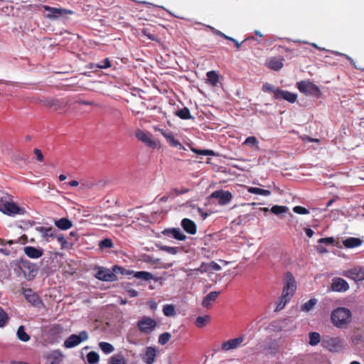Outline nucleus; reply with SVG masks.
I'll return each instance as SVG.
<instances>
[{"mask_svg": "<svg viewBox=\"0 0 364 364\" xmlns=\"http://www.w3.org/2000/svg\"><path fill=\"white\" fill-rule=\"evenodd\" d=\"M54 224L59 229L63 230H68L73 227V223L66 218H62L58 220H55Z\"/></svg>", "mask_w": 364, "mask_h": 364, "instance_id": "28", "label": "nucleus"}, {"mask_svg": "<svg viewBox=\"0 0 364 364\" xmlns=\"http://www.w3.org/2000/svg\"><path fill=\"white\" fill-rule=\"evenodd\" d=\"M175 114L182 119H188L191 118L190 110L187 107H183L175 112Z\"/></svg>", "mask_w": 364, "mask_h": 364, "instance_id": "30", "label": "nucleus"}, {"mask_svg": "<svg viewBox=\"0 0 364 364\" xmlns=\"http://www.w3.org/2000/svg\"><path fill=\"white\" fill-rule=\"evenodd\" d=\"M141 33L143 36L147 37L149 39L154 41H159L158 36L155 35L153 32L151 31L149 28H145L141 30Z\"/></svg>", "mask_w": 364, "mask_h": 364, "instance_id": "42", "label": "nucleus"}, {"mask_svg": "<svg viewBox=\"0 0 364 364\" xmlns=\"http://www.w3.org/2000/svg\"><path fill=\"white\" fill-rule=\"evenodd\" d=\"M298 90L306 95L318 97L321 95L319 87L310 81L302 80L297 83Z\"/></svg>", "mask_w": 364, "mask_h": 364, "instance_id": "7", "label": "nucleus"}, {"mask_svg": "<svg viewBox=\"0 0 364 364\" xmlns=\"http://www.w3.org/2000/svg\"><path fill=\"white\" fill-rule=\"evenodd\" d=\"M325 346L331 351L336 352L340 350L343 346L342 342L338 337L330 338L324 341Z\"/></svg>", "mask_w": 364, "mask_h": 364, "instance_id": "22", "label": "nucleus"}, {"mask_svg": "<svg viewBox=\"0 0 364 364\" xmlns=\"http://www.w3.org/2000/svg\"><path fill=\"white\" fill-rule=\"evenodd\" d=\"M171 335L168 332L161 333L159 337V343L161 345L166 344L171 339Z\"/></svg>", "mask_w": 364, "mask_h": 364, "instance_id": "46", "label": "nucleus"}, {"mask_svg": "<svg viewBox=\"0 0 364 364\" xmlns=\"http://www.w3.org/2000/svg\"><path fill=\"white\" fill-rule=\"evenodd\" d=\"M335 242V240L332 237H323L318 240V242L320 244H327V245H333Z\"/></svg>", "mask_w": 364, "mask_h": 364, "instance_id": "51", "label": "nucleus"}, {"mask_svg": "<svg viewBox=\"0 0 364 364\" xmlns=\"http://www.w3.org/2000/svg\"><path fill=\"white\" fill-rule=\"evenodd\" d=\"M157 322L156 320L148 316L141 317L136 323L138 329L145 334L151 333L155 330Z\"/></svg>", "mask_w": 364, "mask_h": 364, "instance_id": "9", "label": "nucleus"}, {"mask_svg": "<svg viewBox=\"0 0 364 364\" xmlns=\"http://www.w3.org/2000/svg\"><path fill=\"white\" fill-rule=\"evenodd\" d=\"M162 250H165L166 252H167L171 255H175L178 252V247H175L164 246L162 247Z\"/></svg>", "mask_w": 364, "mask_h": 364, "instance_id": "52", "label": "nucleus"}, {"mask_svg": "<svg viewBox=\"0 0 364 364\" xmlns=\"http://www.w3.org/2000/svg\"><path fill=\"white\" fill-rule=\"evenodd\" d=\"M363 240L358 237H350L343 241V245L346 248H355L360 246Z\"/></svg>", "mask_w": 364, "mask_h": 364, "instance_id": "27", "label": "nucleus"}, {"mask_svg": "<svg viewBox=\"0 0 364 364\" xmlns=\"http://www.w3.org/2000/svg\"><path fill=\"white\" fill-rule=\"evenodd\" d=\"M216 33H217L218 36H220L223 37V38H225V39H226V40H228V41H234V38H233L230 37V36H228L227 35H225V33H222L221 31H218L216 32Z\"/></svg>", "mask_w": 364, "mask_h": 364, "instance_id": "56", "label": "nucleus"}, {"mask_svg": "<svg viewBox=\"0 0 364 364\" xmlns=\"http://www.w3.org/2000/svg\"><path fill=\"white\" fill-rule=\"evenodd\" d=\"M22 294L32 306L39 307L43 304L41 297L31 289H22Z\"/></svg>", "mask_w": 364, "mask_h": 364, "instance_id": "14", "label": "nucleus"}, {"mask_svg": "<svg viewBox=\"0 0 364 364\" xmlns=\"http://www.w3.org/2000/svg\"><path fill=\"white\" fill-rule=\"evenodd\" d=\"M196 325L198 327H203V326H205V317L198 316L196 321Z\"/></svg>", "mask_w": 364, "mask_h": 364, "instance_id": "53", "label": "nucleus"}, {"mask_svg": "<svg viewBox=\"0 0 364 364\" xmlns=\"http://www.w3.org/2000/svg\"><path fill=\"white\" fill-rule=\"evenodd\" d=\"M351 318V311L345 307H338L331 314L332 323L338 328L346 327L350 323Z\"/></svg>", "mask_w": 364, "mask_h": 364, "instance_id": "2", "label": "nucleus"}, {"mask_svg": "<svg viewBox=\"0 0 364 364\" xmlns=\"http://www.w3.org/2000/svg\"><path fill=\"white\" fill-rule=\"evenodd\" d=\"M99 247L101 250L112 248L113 247L112 240L109 238H105L100 242Z\"/></svg>", "mask_w": 364, "mask_h": 364, "instance_id": "45", "label": "nucleus"}, {"mask_svg": "<svg viewBox=\"0 0 364 364\" xmlns=\"http://www.w3.org/2000/svg\"><path fill=\"white\" fill-rule=\"evenodd\" d=\"M0 252L4 255H9L11 253L10 250L6 248H1Z\"/></svg>", "mask_w": 364, "mask_h": 364, "instance_id": "61", "label": "nucleus"}, {"mask_svg": "<svg viewBox=\"0 0 364 364\" xmlns=\"http://www.w3.org/2000/svg\"><path fill=\"white\" fill-rule=\"evenodd\" d=\"M342 274L354 281H361L364 279V267H354L344 271Z\"/></svg>", "mask_w": 364, "mask_h": 364, "instance_id": "15", "label": "nucleus"}, {"mask_svg": "<svg viewBox=\"0 0 364 364\" xmlns=\"http://www.w3.org/2000/svg\"><path fill=\"white\" fill-rule=\"evenodd\" d=\"M68 184L70 186H73V187H75V186H77L79 185V182L77 181H75V180H73V181H70Z\"/></svg>", "mask_w": 364, "mask_h": 364, "instance_id": "62", "label": "nucleus"}, {"mask_svg": "<svg viewBox=\"0 0 364 364\" xmlns=\"http://www.w3.org/2000/svg\"><path fill=\"white\" fill-rule=\"evenodd\" d=\"M288 210H289V208L287 206L277 205H273L270 209L271 212L273 214L277 215L282 214V213H285L288 211Z\"/></svg>", "mask_w": 364, "mask_h": 364, "instance_id": "36", "label": "nucleus"}, {"mask_svg": "<svg viewBox=\"0 0 364 364\" xmlns=\"http://www.w3.org/2000/svg\"><path fill=\"white\" fill-rule=\"evenodd\" d=\"M163 313L166 316H173L176 314L175 306L173 304H166L163 307Z\"/></svg>", "mask_w": 364, "mask_h": 364, "instance_id": "37", "label": "nucleus"}, {"mask_svg": "<svg viewBox=\"0 0 364 364\" xmlns=\"http://www.w3.org/2000/svg\"><path fill=\"white\" fill-rule=\"evenodd\" d=\"M215 154L212 151L209 149H206V156H215Z\"/></svg>", "mask_w": 364, "mask_h": 364, "instance_id": "63", "label": "nucleus"}, {"mask_svg": "<svg viewBox=\"0 0 364 364\" xmlns=\"http://www.w3.org/2000/svg\"><path fill=\"white\" fill-rule=\"evenodd\" d=\"M190 148H191V150L196 154H200V155H205V149H196L192 146H191Z\"/></svg>", "mask_w": 364, "mask_h": 364, "instance_id": "55", "label": "nucleus"}, {"mask_svg": "<svg viewBox=\"0 0 364 364\" xmlns=\"http://www.w3.org/2000/svg\"><path fill=\"white\" fill-rule=\"evenodd\" d=\"M109 363L110 364H127V362L122 355L116 354L110 358Z\"/></svg>", "mask_w": 364, "mask_h": 364, "instance_id": "35", "label": "nucleus"}, {"mask_svg": "<svg viewBox=\"0 0 364 364\" xmlns=\"http://www.w3.org/2000/svg\"><path fill=\"white\" fill-rule=\"evenodd\" d=\"M284 58L283 57L273 56L268 58L266 60L265 65L270 70L274 71L280 70L284 66Z\"/></svg>", "mask_w": 364, "mask_h": 364, "instance_id": "18", "label": "nucleus"}, {"mask_svg": "<svg viewBox=\"0 0 364 364\" xmlns=\"http://www.w3.org/2000/svg\"><path fill=\"white\" fill-rule=\"evenodd\" d=\"M248 192L253 194L262 195L268 196L271 194V191L269 190L262 189L257 187H250L248 188Z\"/></svg>", "mask_w": 364, "mask_h": 364, "instance_id": "33", "label": "nucleus"}, {"mask_svg": "<svg viewBox=\"0 0 364 364\" xmlns=\"http://www.w3.org/2000/svg\"><path fill=\"white\" fill-rule=\"evenodd\" d=\"M244 341L245 336L242 335L237 338L224 341L221 345V348L223 351H229L236 349L241 346Z\"/></svg>", "mask_w": 364, "mask_h": 364, "instance_id": "17", "label": "nucleus"}, {"mask_svg": "<svg viewBox=\"0 0 364 364\" xmlns=\"http://www.w3.org/2000/svg\"><path fill=\"white\" fill-rule=\"evenodd\" d=\"M55 238H57L58 241L60 242L61 249H65L67 247L68 242L63 235L57 234V237H55Z\"/></svg>", "mask_w": 364, "mask_h": 364, "instance_id": "49", "label": "nucleus"}, {"mask_svg": "<svg viewBox=\"0 0 364 364\" xmlns=\"http://www.w3.org/2000/svg\"><path fill=\"white\" fill-rule=\"evenodd\" d=\"M305 232H306V235L309 237H311L314 234V232L313 230H311V228H306L305 229Z\"/></svg>", "mask_w": 364, "mask_h": 364, "instance_id": "58", "label": "nucleus"}, {"mask_svg": "<svg viewBox=\"0 0 364 364\" xmlns=\"http://www.w3.org/2000/svg\"><path fill=\"white\" fill-rule=\"evenodd\" d=\"M33 151H34L35 155L36 156L37 160L41 162L43 161V155L41 151L38 149H35Z\"/></svg>", "mask_w": 364, "mask_h": 364, "instance_id": "54", "label": "nucleus"}, {"mask_svg": "<svg viewBox=\"0 0 364 364\" xmlns=\"http://www.w3.org/2000/svg\"><path fill=\"white\" fill-rule=\"evenodd\" d=\"M79 103L84 105H94L95 103L92 101L80 100Z\"/></svg>", "mask_w": 364, "mask_h": 364, "instance_id": "60", "label": "nucleus"}, {"mask_svg": "<svg viewBox=\"0 0 364 364\" xmlns=\"http://www.w3.org/2000/svg\"><path fill=\"white\" fill-rule=\"evenodd\" d=\"M110 67H111V63L108 58H106L105 59H104L99 64H96L95 65L93 64H91V65L90 66V68H100V69H106V68H108Z\"/></svg>", "mask_w": 364, "mask_h": 364, "instance_id": "40", "label": "nucleus"}, {"mask_svg": "<svg viewBox=\"0 0 364 364\" xmlns=\"http://www.w3.org/2000/svg\"><path fill=\"white\" fill-rule=\"evenodd\" d=\"M220 269V266L215 262L206 263V289L211 287L220 279V274L218 273Z\"/></svg>", "mask_w": 364, "mask_h": 364, "instance_id": "5", "label": "nucleus"}, {"mask_svg": "<svg viewBox=\"0 0 364 364\" xmlns=\"http://www.w3.org/2000/svg\"><path fill=\"white\" fill-rule=\"evenodd\" d=\"M43 8L45 9V11L49 12L45 16V17L48 19H57L65 15L74 14V11L70 9L51 7L48 5H43Z\"/></svg>", "mask_w": 364, "mask_h": 364, "instance_id": "10", "label": "nucleus"}, {"mask_svg": "<svg viewBox=\"0 0 364 364\" xmlns=\"http://www.w3.org/2000/svg\"><path fill=\"white\" fill-rule=\"evenodd\" d=\"M66 178H67L66 176L64 175V174H60L59 176V179H60V181H65L66 179Z\"/></svg>", "mask_w": 364, "mask_h": 364, "instance_id": "64", "label": "nucleus"}, {"mask_svg": "<svg viewBox=\"0 0 364 364\" xmlns=\"http://www.w3.org/2000/svg\"><path fill=\"white\" fill-rule=\"evenodd\" d=\"M149 307H150V309L152 311H154L155 310H156L157 309V303L153 300L150 301L149 302Z\"/></svg>", "mask_w": 364, "mask_h": 364, "instance_id": "57", "label": "nucleus"}, {"mask_svg": "<svg viewBox=\"0 0 364 364\" xmlns=\"http://www.w3.org/2000/svg\"><path fill=\"white\" fill-rule=\"evenodd\" d=\"M23 252L31 259H38L43 255V250L41 248H36L33 246L24 247Z\"/></svg>", "mask_w": 364, "mask_h": 364, "instance_id": "23", "label": "nucleus"}, {"mask_svg": "<svg viewBox=\"0 0 364 364\" xmlns=\"http://www.w3.org/2000/svg\"><path fill=\"white\" fill-rule=\"evenodd\" d=\"M291 299H289L287 297H283V296H281L279 299V301L277 305V307L275 309V311H279L282 309H283L285 306V305L290 301Z\"/></svg>", "mask_w": 364, "mask_h": 364, "instance_id": "44", "label": "nucleus"}, {"mask_svg": "<svg viewBox=\"0 0 364 364\" xmlns=\"http://www.w3.org/2000/svg\"><path fill=\"white\" fill-rule=\"evenodd\" d=\"M223 77L218 71H209L206 73V84L213 88H221Z\"/></svg>", "mask_w": 364, "mask_h": 364, "instance_id": "13", "label": "nucleus"}, {"mask_svg": "<svg viewBox=\"0 0 364 364\" xmlns=\"http://www.w3.org/2000/svg\"><path fill=\"white\" fill-rule=\"evenodd\" d=\"M181 226L183 230L188 234L193 235L196 232V223L188 218H184L182 220Z\"/></svg>", "mask_w": 364, "mask_h": 364, "instance_id": "26", "label": "nucleus"}, {"mask_svg": "<svg viewBox=\"0 0 364 364\" xmlns=\"http://www.w3.org/2000/svg\"><path fill=\"white\" fill-rule=\"evenodd\" d=\"M9 319V317L7 313L0 307V328L4 327L7 324Z\"/></svg>", "mask_w": 364, "mask_h": 364, "instance_id": "41", "label": "nucleus"}, {"mask_svg": "<svg viewBox=\"0 0 364 364\" xmlns=\"http://www.w3.org/2000/svg\"><path fill=\"white\" fill-rule=\"evenodd\" d=\"M232 198V195L230 191H225L219 190L214 191L208 198V203H210L213 199H218L220 205H224L230 202Z\"/></svg>", "mask_w": 364, "mask_h": 364, "instance_id": "12", "label": "nucleus"}, {"mask_svg": "<svg viewBox=\"0 0 364 364\" xmlns=\"http://www.w3.org/2000/svg\"><path fill=\"white\" fill-rule=\"evenodd\" d=\"M101 350L106 354L111 353L114 351V348L112 344L107 342H100L99 344Z\"/></svg>", "mask_w": 364, "mask_h": 364, "instance_id": "39", "label": "nucleus"}, {"mask_svg": "<svg viewBox=\"0 0 364 364\" xmlns=\"http://www.w3.org/2000/svg\"><path fill=\"white\" fill-rule=\"evenodd\" d=\"M293 211L295 213L300 214V215H307L310 213L308 209H306L304 207L300 206V205H296V206L294 207Z\"/></svg>", "mask_w": 364, "mask_h": 364, "instance_id": "47", "label": "nucleus"}, {"mask_svg": "<svg viewBox=\"0 0 364 364\" xmlns=\"http://www.w3.org/2000/svg\"><path fill=\"white\" fill-rule=\"evenodd\" d=\"M124 269L114 265L112 269L105 267H98L95 274V277L100 280L105 282H114L117 280V274H124Z\"/></svg>", "mask_w": 364, "mask_h": 364, "instance_id": "4", "label": "nucleus"}, {"mask_svg": "<svg viewBox=\"0 0 364 364\" xmlns=\"http://www.w3.org/2000/svg\"><path fill=\"white\" fill-rule=\"evenodd\" d=\"M16 334L18 338L23 342H27L31 338L30 336L25 331L23 326H20L18 328Z\"/></svg>", "mask_w": 364, "mask_h": 364, "instance_id": "29", "label": "nucleus"}, {"mask_svg": "<svg viewBox=\"0 0 364 364\" xmlns=\"http://www.w3.org/2000/svg\"><path fill=\"white\" fill-rule=\"evenodd\" d=\"M220 291H211L206 295V309H209L211 307V301H214L220 295Z\"/></svg>", "mask_w": 364, "mask_h": 364, "instance_id": "31", "label": "nucleus"}, {"mask_svg": "<svg viewBox=\"0 0 364 364\" xmlns=\"http://www.w3.org/2000/svg\"><path fill=\"white\" fill-rule=\"evenodd\" d=\"M36 230L41 233L42 237L47 242L54 240L55 237H57V230L52 227L47 228L40 226L36 228Z\"/></svg>", "mask_w": 364, "mask_h": 364, "instance_id": "19", "label": "nucleus"}, {"mask_svg": "<svg viewBox=\"0 0 364 364\" xmlns=\"http://www.w3.org/2000/svg\"><path fill=\"white\" fill-rule=\"evenodd\" d=\"M100 359V356L95 351H91L87 355V360L90 364H96Z\"/></svg>", "mask_w": 364, "mask_h": 364, "instance_id": "38", "label": "nucleus"}, {"mask_svg": "<svg viewBox=\"0 0 364 364\" xmlns=\"http://www.w3.org/2000/svg\"><path fill=\"white\" fill-rule=\"evenodd\" d=\"M156 350L155 348L146 347L144 350V353L142 355V360L146 364H153L156 360Z\"/></svg>", "mask_w": 364, "mask_h": 364, "instance_id": "24", "label": "nucleus"}, {"mask_svg": "<svg viewBox=\"0 0 364 364\" xmlns=\"http://www.w3.org/2000/svg\"><path fill=\"white\" fill-rule=\"evenodd\" d=\"M220 160L217 158V159H215L213 161H212L211 159L208 158L206 159V164L213 166V170H216L219 167V164H218L220 163Z\"/></svg>", "mask_w": 364, "mask_h": 364, "instance_id": "50", "label": "nucleus"}, {"mask_svg": "<svg viewBox=\"0 0 364 364\" xmlns=\"http://www.w3.org/2000/svg\"><path fill=\"white\" fill-rule=\"evenodd\" d=\"M264 92H272L273 98L277 100H284L290 103H294L297 99L296 93L290 92L287 90H283L279 88H275L269 83H265L262 86Z\"/></svg>", "mask_w": 364, "mask_h": 364, "instance_id": "3", "label": "nucleus"}, {"mask_svg": "<svg viewBox=\"0 0 364 364\" xmlns=\"http://www.w3.org/2000/svg\"><path fill=\"white\" fill-rule=\"evenodd\" d=\"M11 267L17 275L19 276L21 273L28 281L33 280L38 273L37 265L23 257L12 261Z\"/></svg>", "mask_w": 364, "mask_h": 364, "instance_id": "1", "label": "nucleus"}, {"mask_svg": "<svg viewBox=\"0 0 364 364\" xmlns=\"http://www.w3.org/2000/svg\"><path fill=\"white\" fill-rule=\"evenodd\" d=\"M316 302H317V300L316 299H314V298L311 299L310 300H309L308 301H306L301 306V310L303 311H305V312H309L314 307Z\"/></svg>", "mask_w": 364, "mask_h": 364, "instance_id": "34", "label": "nucleus"}, {"mask_svg": "<svg viewBox=\"0 0 364 364\" xmlns=\"http://www.w3.org/2000/svg\"><path fill=\"white\" fill-rule=\"evenodd\" d=\"M331 289L333 291L346 292L349 289L348 283L341 277H334L332 279Z\"/></svg>", "mask_w": 364, "mask_h": 364, "instance_id": "16", "label": "nucleus"}, {"mask_svg": "<svg viewBox=\"0 0 364 364\" xmlns=\"http://www.w3.org/2000/svg\"><path fill=\"white\" fill-rule=\"evenodd\" d=\"M136 137L151 148H155L157 146L156 142L152 139L151 134L148 132L139 129L136 132Z\"/></svg>", "mask_w": 364, "mask_h": 364, "instance_id": "20", "label": "nucleus"}, {"mask_svg": "<svg viewBox=\"0 0 364 364\" xmlns=\"http://www.w3.org/2000/svg\"><path fill=\"white\" fill-rule=\"evenodd\" d=\"M285 282L282 289V296L291 299L296 289V284L295 279L291 273L287 272L284 275Z\"/></svg>", "mask_w": 364, "mask_h": 364, "instance_id": "8", "label": "nucleus"}, {"mask_svg": "<svg viewBox=\"0 0 364 364\" xmlns=\"http://www.w3.org/2000/svg\"><path fill=\"white\" fill-rule=\"evenodd\" d=\"M246 40H247V38H246L245 40H244L243 41H242L241 43H239L237 40H235L234 38V41H231L232 42H233L235 45V47L237 50H239L241 47V45L242 44V43H244Z\"/></svg>", "mask_w": 364, "mask_h": 364, "instance_id": "59", "label": "nucleus"}, {"mask_svg": "<svg viewBox=\"0 0 364 364\" xmlns=\"http://www.w3.org/2000/svg\"><path fill=\"white\" fill-rule=\"evenodd\" d=\"M159 131L161 132L162 136L166 139L167 143L171 146L178 148V149H183V145L178 139H176L174 138L173 134L171 131H166L161 129H159Z\"/></svg>", "mask_w": 364, "mask_h": 364, "instance_id": "21", "label": "nucleus"}, {"mask_svg": "<svg viewBox=\"0 0 364 364\" xmlns=\"http://www.w3.org/2000/svg\"><path fill=\"white\" fill-rule=\"evenodd\" d=\"M162 232L164 235L172 237L178 240L182 241L186 238V236L181 232L179 228L166 229Z\"/></svg>", "mask_w": 364, "mask_h": 364, "instance_id": "25", "label": "nucleus"}, {"mask_svg": "<svg viewBox=\"0 0 364 364\" xmlns=\"http://www.w3.org/2000/svg\"><path fill=\"white\" fill-rule=\"evenodd\" d=\"M321 340V336L318 333L311 332L309 333V343L311 346L317 345Z\"/></svg>", "mask_w": 364, "mask_h": 364, "instance_id": "43", "label": "nucleus"}, {"mask_svg": "<svg viewBox=\"0 0 364 364\" xmlns=\"http://www.w3.org/2000/svg\"><path fill=\"white\" fill-rule=\"evenodd\" d=\"M258 143V140L255 136H248L245 139L244 144L250 145L252 146H257Z\"/></svg>", "mask_w": 364, "mask_h": 364, "instance_id": "48", "label": "nucleus"}, {"mask_svg": "<svg viewBox=\"0 0 364 364\" xmlns=\"http://www.w3.org/2000/svg\"><path fill=\"white\" fill-rule=\"evenodd\" d=\"M134 277L137 279H141L144 281H149L150 279H152L154 278V276L151 273L145 272V271H139L136 272L134 273Z\"/></svg>", "mask_w": 364, "mask_h": 364, "instance_id": "32", "label": "nucleus"}, {"mask_svg": "<svg viewBox=\"0 0 364 364\" xmlns=\"http://www.w3.org/2000/svg\"><path fill=\"white\" fill-rule=\"evenodd\" d=\"M88 339L87 331H82L78 335L72 334L64 342V346L67 348H74L81 342Z\"/></svg>", "mask_w": 364, "mask_h": 364, "instance_id": "11", "label": "nucleus"}, {"mask_svg": "<svg viewBox=\"0 0 364 364\" xmlns=\"http://www.w3.org/2000/svg\"><path fill=\"white\" fill-rule=\"evenodd\" d=\"M0 211L9 216L24 215L26 213L25 208L19 207L14 202H4V198L1 197H0Z\"/></svg>", "mask_w": 364, "mask_h": 364, "instance_id": "6", "label": "nucleus"}]
</instances>
